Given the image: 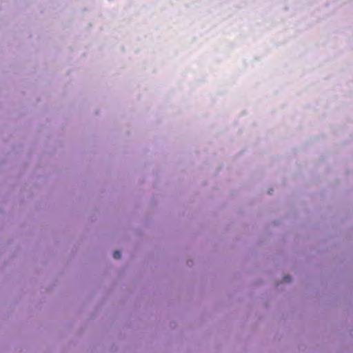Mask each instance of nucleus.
<instances>
[{"instance_id": "obj_1", "label": "nucleus", "mask_w": 353, "mask_h": 353, "mask_svg": "<svg viewBox=\"0 0 353 353\" xmlns=\"http://www.w3.org/2000/svg\"><path fill=\"white\" fill-rule=\"evenodd\" d=\"M113 257L116 259H119L121 258V252L119 251H115L113 253Z\"/></svg>"}, {"instance_id": "obj_2", "label": "nucleus", "mask_w": 353, "mask_h": 353, "mask_svg": "<svg viewBox=\"0 0 353 353\" xmlns=\"http://www.w3.org/2000/svg\"><path fill=\"white\" fill-rule=\"evenodd\" d=\"M284 281L286 282H289L291 280V278L289 276H286L283 278Z\"/></svg>"}]
</instances>
